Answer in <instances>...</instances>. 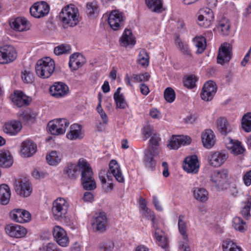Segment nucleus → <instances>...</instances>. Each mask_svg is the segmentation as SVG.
I'll return each instance as SVG.
<instances>
[{"instance_id": "f257e3e1", "label": "nucleus", "mask_w": 251, "mask_h": 251, "mask_svg": "<svg viewBox=\"0 0 251 251\" xmlns=\"http://www.w3.org/2000/svg\"><path fill=\"white\" fill-rule=\"evenodd\" d=\"M109 166L108 172L104 170L101 171L99 174V178L105 192L111 191L113 188V184L111 182H108V185H106V177L108 181L112 180V178H111V176L108 175V173L112 174L119 182L123 183L125 181L120 166L116 160H112L109 163Z\"/></svg>"}, {"instance_id": "f704fd0d", "label": "nucleus", "mask_w": 251, "mask_h": 251, "mask_svg": "<svg viewBox=\"0 0 251 251\" xmlns=\"http://www.w3.org/2000/svg\"><path fill=\"white\" fill-rule=\"evenodd\" d=\"M11 192L9 186L5 184L0 185V202L2 204H7L10 200Z\"/></svg>"}, {"instance_id": "c756f323", "label": "nucleus", "mask_w": 251, "mask_h": 251, "mask_svg": "<svg viewBox=\"0 0 251 251\" xmlns=\"http://www.w3.org/2000/svg\"><path fill=\"white\" fill-rule=\"evenodd\" d=\"M36 151V145L31 141H25L22 143L21 153L25 157H30Z\"/></svg>"}, {"instance_id": "9d476101", "label": "nucleus", "mask_w": 251, "mask_h": 251, "mask_svg": "<svg viewBox=\"0 0 251 251\" xmlns=\"http://www.w3.org/2000/svg\"><path fill=\"white\" fill-rule=\"evenodd\" d=\"M50 11V6L45 1L37 2L30 7V13L36 18H41L47 15Z\"/></svg>"}, {"instance_id": "9b49d317", "label": "nucleus", "mask_w": 251, "mask_h": 251, "mask_svg": "<svg viewBox=\"0 0 251 251\" xmlns=\"http://www.w3.org/2000/svg\"><path fill=\"white\" fill-rule=\"evenodd\" d=\"M52 234L57 243L63 247H67L69 243V239L66 231L62 227L55 226L52 229Z\"/></svg>"}, {"instance_id": "b1692460", "label": "nucleus", "mask_w": 251, "mask_h": 251, "mask_svg": "<svg viewBox=\"0 0 251 251\" xmlns=\"http://www.w3.org/2000/svg\"><path fill=\"white\" fill-rule=\"evenodd\" d=\"M228 171L226 170H216L211 176V181L216 186H221L227 179Z\"/></svg>"}, {"instance_id": "473e14b6", "label": "nucleus", "mask_w": 251, "mask_h": 251, "mask_svg": "<svg viewBox=\"0 0 251 251\" xmlns=\"http://www.w3.org/2000/svg\"><path fill=\"white\" fill-rule=\"evenodd\" d=\"M195 199L201 202H205L208 200V193L205 189L200 187H194L192 190Z\"/></svg>"}, {"instance_id": "09e8293b", "label": "nucleus", "mask_w": 251, "mask_h": 251, "mask_svg": "<svg viewBox=\"0 0 251 251\" xmlns=\"http://www.w3.org/2000/svg\"><path fill=\"white\" fill-rule=\"evenodd\" d=\"M149 56L147 52L144 50H142L139 52L138 63L144 67H146L149 65Z\"/></svg>"}, {"instance_id": "e433bc0d", "label": "nucleus", "mask_w": 251, "mask_h": 251, "mask_svg": "<svg viewBox=\"0 0 251 251\" xmlns=\"http://www.w3.org/2000/svg\"><path fill=\"white\" fill-rule=\"evenodd\" d=\"M13 163L12 157L9 151H2L0 153V166L8 168Z\"/></svg>"}, {"instance_id": "79ce46f5", "label": "nucleus", "mask_w": 251, "mask_h": 251, "mask_svg": "<svg viewBox=\"0 0 251 251\" xmlns=\"http://www.w3.org/2000/svg\"><path fill=\"white\" fill-rule=\"evenodd\" d=\"M232 226L240 232H244L247 229L246 223L240 217H235L232 220Z\"/></svg>"}, {"instance_id": "69168bd1", "label": "nucleus", "mask_w": 251, "mask_h": 251, "mask_svg": "<svg viewBox=\"0 0 251 251\" xmlns=\"http://www.w3.org/2000/svg\"><path fill=\"white\" fill-rule=\"evenodd\" d=\"M201 96L202 100L206 101L211 100L214 97L213 95H211V93L203 89V88L202 89Z\"/></svg>"}, {"instance_id": "aec40b11", "label": "nucleus", "mask_w": 251, "mask_h": 251, "mask_svg": "<svg viewBox=\"0 0 251 251\" xmlns=\"http://www.w3.org/2000/svg\"><path fill=\"white\" fill-rule=\"evenodd\" d=\"M79 169H81V181L85 179H94V174L92 168L89 164L84 158H80L78 160Z\"/></svg>"}, {"instance_id": "3c124183", "label": "nucleus", "mask_w": 251, "mask_h": 251, "mask_svg": "<svg viewBox=\"0 0 251 251\" xmlns=\"http://www.w3.org/2000/svg\"><path fill=\"white\" fill-rule=\"evenodd\" d=\"M176 43L178 46L179 49L186 57H192L191 50H190L187 44L182 42L179 38H177Z\"/></svg>"}, {"instance_id": "f03ea898", "label": "nucleus", "mask_w": 251, "mask_h": 251, "mask_svg": "<svg viewBox=\"0 0 251 251\" xmlns=\"http://www.w3.org/2000/svg\"><path fill=\"white\" fill-rule=\"evenodd\" d=\"M78 10L73 4L64 7L59 14L60 21L66 27H73L78 23Z\"/></svg>"}, {"instance_id": "bb28decb", "label": "nucleus", "mask_w": 251, "mask_h": 251, "mask_svg": "<svg viewBox=\"0 0 251 251\" xmlns=\"http://www.w3.org/2000/svg\"><path fill=\"white\" fill-rule=\"evenodd\" d=\"M85 61V58L82 54L75 53L70 56L69 65L71 69L75 71L81 67Z\"/></svg>"}, {"instance_id": "39448f33", "label": "nucleus", "mask_w": 251, "mask_h": 251, "mask_svg": "<svg viewBox=\"0 0 251 251\" xmlns=\"http://www.w3.org/2000/svg\"><path fill=\"white\" fill-rule=\"evenodd\" d=\"M69 123L66 119H58L50 121L48 125L49 131L52 135L62 134L66 131Z\"/></svg>"}, {"instance_id": "412c9836", "label": "nucleus", "mask_w": 251, "mask_h": 251, "mask_svg": "<svg viewBox=\"0 0 251 251\" xmlns=\"http://www.w3.org/2000/svg\"><path fill=\"white\" fill-rule=\"evenodd\" d=\"M22 127L20 122L16 120H12L6 122L3 126V130L6 134L10 136L17 135Z\"/></svg>"}, {"instance_id": "cd10ccee", "label": "nucleus", "mask_w": 251, "mask_h": 251, "mask_svg": "<svg viewBox=\"0 0 251 251\" xmlns=\"http://www.w3.org/2000/svg\"><path fill=\"white\" fill-rule=\"evenodd\" d=\"M79 170V165L78 161L77 163H69L64 170V173L71 179H75L78 176Z\"/></svg>"}, {"instance_id": "680f3d73", "label": "nucleus", "mask_w": 251, "mask_h": 251, "mask_svg": "<svg viewBox=\"0 0 251 251\" xmlns=\"http://www.w3.org/2000/svg\"><path fill=\"white\" fill-rule=\"evenodd\" d=\"M99 104L97 107V110L98 112L100 115V118L102 120L103 123L105 125L107 124L108 122V119L107 115L105 112L103 111L101 107V97L100 94L99 95Z\"/></svg>"}, {"instance_id": "4be33fe9", "label": "nucleus", "mask_w": 251, "mask_h": 251, "mask_svg": "<svg viewBox=\"0 0 251 251\" xmlns=\"http://www.w3.org/2000/svg\"><path fill=\"white\" fill-rule=\"evenodd\" d=\"M107 225V218L105 213L100 212L97 215L92 223V226L96 230L102 232L105 231Z\"/></svg>"}, {"instance_id": "8fccbe9b", "label": "nucleus", "mask_w": 251, "mask_h": 251, "mask_svg": "<svg viewBox=\"0 0 251 251\" xmlns=\"http://www.w3.org/2000/svg\"><path fill=\"white\" fill-rule=\"evenodd\" d=\"M36 117V114L31 110H25L20 114V118L24 121H33Z\"/></svg>"}, {"instance_id": "5701e85b", "label": "nucleus", "mask_w": 251, "mask_h": 251, "mask_svg": "<svg viewBox=\"0 0 251 251\" xmlns=\"http://www.w3.org/2000/svg\"><path fill=\"white\" fill-rule=\"evenodd\" d=\"M228 155L224 152H215L208 156L209 163L213 167H219L226 160Z\"/></svg>"}, {"instance_id": "2eb2a0df", "label": "nucleus", "mask_w": 251, "mask_h": 251, "mask_svg": "<svg viewBox=\"0 0 251 251\" xmlns=\"http://www.w3.org/2000/svg\"><path fill=\"white\" fill-rule=\"evenodd\" d=\"M159 153V149L154 147H151L145 151L144 163L147 168L152 169L155 167V161L153 157L158 155Z\"/></svg>"}, {"instance_id": "72a5a7b5", "label": "nucleus", "mask_w": 251, "mask_h": 251, "mask_svg": "<svg viewBox=\"0 0 251 251\" xmlns=\"http://www.w3.org/2000/svg\"><path fill=\"white\" fill-rule=\"evenodd\" d=\"M154 237L159 246L163 249L168 247L169 242L164 231L160 228H156L154 232Z\"/></svg>"}, {"instance_id": "393cba45", "label": "nucleus", "mask_w": 251, "mask_h": 251, "mask_svg": "<svg viewBox=\"0 0 251 251\" xmlns=\"http://www.w3.org/2000/svg\"><path fill=\"white\" fill-rule=\"evenodd\" d=\"M226 148L231 152L236 154H240L245 151V149L241 145V143L237 140H233L231 138H227L226 140Z\"/></svg>"}, {"instance_id": "13d9d810", "label": "nucleus", "mask_w": 251, "mask_h": 251, "mask_svg": "<svg viewBox=\"0 0 251 251\" xmlns=\"http://www.w3.org/2000/svg\"><path fill=\"white\" fill-rule=\"evenodd\" d=\"M164 97L168 102H173L176 98L175 91L171 87L167 88L164 92Z\"/></svg>"}, {"instance_id": "6e6552de", "label": "nucleus", "mask_w": 251, "mask_h": 251, "mask_svg": "<svg viewBox=\"0 0 251 251\" xmlns=\"http://www.w3.org/2000/svg\"><path fill=\"white\" fill-rule=\"evenodd\" d=\"M15 190L18 195L25 198L29 197L32 191L30 182L26 179L16 180Z\"/></svg>"}, {"instance_id": "bf43d9fd", "label": "nucleus", "mask_w": 251, "mask_h": 251, "mask_svg": "<svg viewBox=\"0 0 251 251\" xmlns=\"http://www.w3.org/2000/svg\"><path fill=\"white\" fill-rule=\"evenodd\" d=\"M83 188L86 190L91 191L97 187L96 182L95 179H85L81 181Z\"/></svg>"}, {"instance_id": "de8ad7c7", "label": "nucleus", "mask_w": 251, "mask_h": 251, "mask_svg": "<svg viewBox=\"0 0 251 251\" xmlns=\"http://www.w3.org/2000/svg\"><path fill=\"white\" fill-rule=\"evenodd\" d=\"M86 12L90 17H94L99 12L98 5L96 1L89 2L86 4Z\"/></svg>"}, {"instance_id": "1a4fd4ad", "label": "nucleus", "mask_w": 251, "mask_h": 251, "mask_svg": "<svg viewBox=\"0 0 251 251\" xmlns=\"http://www.w3.org/2000/svg\"><path fill=\"white\" fill-rule=\"evenodd\" d=\"M232 56V46L227 43L222 44L219 49L217 63L223 65L228 62Z\"/></svg>"}, {"instance_id": "864d4df0", "label": "nucleus", "mask_w": 251, "mask_h": 251, "mask_svg": "<svg viewBox=\"0 0 251 251\" xmlns=\"http://www.w3.org/2000/svg\"><path fill=\"white\" fill-rule=\"evenodd\" d=\"M71 50V46L68 44H61L54 49V53L57 55L63 54H67L70 52Z\"/></svg>"}, {"instance_id": "ddd939ff", "label": "nucleus", "mask_w": 251, "mask_h": 251, "mask_svg": "<svg viewBox=\"0 0 251 251\" xmlns=\"http://www.w3.org/2000/svg\"><path fill=\"white\" fill-rule=\"evenodd\" d=\"M10 218L14 221L19 223H27L31 220L30 213L23 209H14L9 213Z\"/></svg>"}, {"instance_id": "6e6d98bb", "label": "nucleus", "mask_w": 251, "mask_h": 251, "mask_svg": "<svg viewBox=\"0 0 251 251\" xmlns=\"http://www.w3.org/2000/svg\"><path fill=\"white\" fill-rule=\"evenodd\" d=\"M150 78V75L148 73L141 74H133L131 76V80L135 82H144L148 81Z\"/></svg>"}, {"instance_id": "c9c22d12", "label": "nucleus", "mask_w": 251, "mask_h": 251, "mask_svg": "<svg viewBox=\"0 0 251 251\" xmlns=\"http://www.w3.org/2000/svg\"><path fill=\"white\" fill-rule=\"evenodd\" d=\"M217 128L220 133L223 135H226L232 130L231 126L228 123L226 119L220 118L217 121Z\"/></svg>"}, {"instance_id": "6ab92c4d", "label": "nucleus", "mask_w": 251, "mask_h": 251, "mask_svg": "<svg viewBox=\"0 0 251 251\" xmlns=\"http://www.w3.org/2000/svg\"><path fill=\"white\" fill-rule=\"evenodd\" d=\"M191 139L188 136H173L168 145L170 149L177 150L181 145L190 144Z\"/></svg>"}, {"instance_id": "603ef678", "label": "nucleus", "mask_w": 251, "mask_h": 251, "mask_svg": "<svg viewBox=\"0 0 251 251\" xmlns=\"http://www.w3.org/2000/svg\"><path fill=\"white\" fill-rule=\"evenodd\" d=\"M21 78L25 83L31 84L34 81V75L29 70H25L21 72Z\"/></svg>"}, {"instance_id": "a18cd8bd", "label": "nucleus", "mask_w": 251, "mask_h": 251, "mask_svg": "<svg viewBox=\"0 0 251 251\" xmlns=\"http://www.w3.org/2000/svg\"><path fill=\"white\" fill-rule=\"evenodd\" d=\"M147 6L152 12H160L162 8V0H145Z\"/></svg>"}, {"instance_id": "4d7b16f0", "label": "nucleus", "mask_w": 251, "mask_h": 251, "mask_svg": "<svg viewBox=\"0 0 251 251\" xmlns=\"http://www.w3.org/2000/svg\"><path fill=\"white\" fill-rule=\"evenodd\" d=\"M224 251H242L241 249L230 240L225 241L223 245Z\"/></svg>"}, {"instance_id": "58836bf2", "label": "nucleus", "mask_w": 251, "mask_h": 251, "mask_svg": "<svg viewBox=\"0 0 251 251\" xmlns=\"http://www.w3.org/2000/svg\"><path fill=\"white\" fill-rule=\"evenodd\" d=\"M178 228L179 233L182 236V239L185 241L187 240V226L184 220V216L183 215H180L178 217Z\"/></svg>"}, {"instance_id": "37998d69", "label": "nucleus", "mask_w": 251, "mask_h": 251, "mask_svg": "<svg viewBox=\"0 0 251 251\" xmlns=\"http://www.w3.org/2000/svg\"><path fill=\"white\" fill-rule=\"evenodd\" d=\"M46 159L50 165H56L62 159V155L56 151H52L46 156Z\"/></svg>"}, {"instance_id": "e2e57ef3", "label": "nucleus", "mask_w": 251, "mask_h": 251, "mask_svg": "<svg viewBox=\"0 0 251 251\" xmlns=\"http://www.w3.org/2000/svg\"><path fill=\"white\" fill-rule=\"evenodd\" d=\"M202 88L211 93V95L214 96L217 92V86L213 81H208L203 85Z\"/></svg>"}, {"instance_id": "338daca9", "label": "nucleus", "mask_w": 251, "mask_h": 251, "mask_svg": "<svg viewBox=\"0 0 251 251\" xmlns=\"http://www.w3.org/2000/svg\"><path fill=\"white\" fill-rule=\"evenodd\" d=\"M188 241L183 239L179 242L178 249L181 251H191L190 247L188 244Z\"/></svg>"}, {"instance_id": "ea45409f", "label": "nucleus", "mask_w": 251, "mask_h": 251, "mask_svg": "<svg viewBox=\"0 0 251 251\" xmlns=\"http://www.w3.org/2000/svg\"><path fill=\"white\" fill-rule=\"evenodd\" d=\"M243 204L244 206L241 210V214L245 219L248 220L251 217V196H247L246 200L243 202Z\"/></svg>"}, {"instance_id": "49530a36", "label": "nucleus", "mask_w": 251, "mask_h": 251, "mask_svg": "<svg viewBox=\"0 0 251 251\" xmlns=\"http://www.w3.org/2000/svg\"><path fill=\"white\" fill-rule=\"evenodd\" d=\"M242 126L247 132L251 131V113L245 114L242 119Z\"/></svg>"}, {"instance_id": "0e129e2a", "label": "nucleus", "mask_w": 251, "mask_h": 251, "mask_svg": "<svg viewBox=\"0 0 251 251\" xmlns=\"http://www.w3.org/2000/svg\"><path fill=\"white\" fill-rule=\"evenodd\" d=\"M196 82L195 76L190 75L184 81V84L187 88L192 89L195 86Z\"/></svg>"}, {"instance_id": "7c9ffc66", "label": "nucleus", "mask_w": 251, "mask_h": 251, "mask_svg": "<svg viewBox=\"0 0 251 251\" xmlns=\"http://www.w3.org/2000/svg\"><path fill=\"white\" fill-rule=\"evenodd\" d=\"M81 130V126L78 124H74L71 126L70 131L67 133V137L71 140L81 139L83 137Z\"/></svg>"}, {"instance_id": "4468645a", "label": "nucleus", "mask_w": 251, "mask_h": 251, "mask_svg": "<svg viewBox=\"0 0 251 251\" xmlns=\"http://www.w3.org/2000/svg\"><path fill=\"white\" fill-rule=\"evenodd\" d=\"M123 14L118 10H112L109 15L108 22L110 27L114 30H118L124 25Z\"/></svg>"}, {"instance_id": "7ed1b4c3", "label": "nucleus", "mask_w": 251, "mask_h": 251, "mask_svg": "<svg viewBox=\"0 0 251 251\" xmlns=\"http://www.w3.org/2000/svg\"><path fill=\"white\" fill-rule=\"evenodd\" d=\"M35 70L38 76L42 78H48L54 71V61L49 57L40 59L36 63Z\"/></svg>"}, {"instance_id": "f8f14e48", "label": "nucleus", "mask_w": 251, "mask_h": 251, "mask_svg": "<svg viewBox=\"0 0 251 251\" xmlns=\"http://www.w3.org/2000/svg\"><path fill=\"white\" fill-rule=\"evenodd\" d=\"M4 229L6 233L13 238H23L27 233L25 228L17 224H8L5 226Z\"/></svg>"}, {"instance_id": "423d86ee", "label": "nucleus", "mask_w": 251, "mask_h": 251, "mask_svg": "<svg viewBox=\"0 0 251 251\" xmlns=\"http://www.w3.org/2000/svg\"><path fill=\"white\" fill-rule=\"evenodd\" d=\"M214 19V14L212 10L205 7L201 9L198 13V25L201 27L207 28L209 27Z\"/></svg>"}, {"instance_id": "052dcab7", "label": "nucleus", "mask_w": 251, "mask_h": 251, "mask_svg": "<svg viewBox=\"0 0 251 251\" xmlns=\"http://www.w3.org/2000/svg\"><path fill=\"white\" fill-rule=\"evenodd\" d=\"M114 248V243L111 240H107L101 242L99 246L100 251H112Z\"/></svg>"}, {"instance_id": "2f4dec72", "label": "nucleus", "mask_w": 251, "mask_h": 251, "mask_svg": "<svg viewBox=\"0 0 251 251\" xmlns=\"http://www.w3.org/2000/svg\"><path fill=\"white\" fill-rule=\"evenodd\" d=\"M120 42L121 45L125 47L129 45H134L135 44V40L131 31L127 29H125L120 38Z\"/></svg>"}, {"instance_id": "c85d7f7f", "label": "nucleus", "mask_w": 251, "mask_h": 251, "mask_svg": "<svg viewBox=\"0 0 251 251\" xmlns=\"http://www.w3.org/2000/svg\"><path fill=\"white\" fill-rule=\"evenodd\" d=\"M27 20L24 18L18 17L11 20L10 22L11 28L19 31L27 30L28 27L27 26Z\"/></svg>"}, {"instance_id": "0eeeda50", "label": "nucleus", "mask_w": 251, "mask_h": 251, "mask_svg": "<svg viewBox=\"0 0 251 251\" xmlns=\"http://www.w3.org/2000/svg\"><path fill=\"white\" fill-rule=\"evenodd\" d=\"M17 58L15 49L10 45H4L0 48V64L10 63Z\"/></svg>"}, {"instance_id": "4c0bfd02", "label": "nucleus", "mask_w": 251, "mask_h": 251, "mask_svg": "<svg viewBox=\"0 0 251 251\" xmlns=\"http://www.w3.org/2000/svg\"><path fill=\"white\" fill-rule=\"evenodd\" d=\"M121 88L119 87L114 94V99L116 104V108L125 109L127 106L126 102L123 94L120 93Z\"/></svg>"}, {"instance_id": "20e7f679", "label": "nucleus", "mask_w": 251, "mask_h": 251, "mask_svg": "<svg viewBox=\"0 0 251 251\" xmlns=\"http://www.w3.org/2000/svg\"><path fill=\"white\" fill-rule=\"evenodd\" d=\"M68 208V204L63 198H58L52 203V213L56 220H60L65 217Z\"/></svg>"}, {"instance_id": "a211bd4d", "label": "nucleus", "mask_w": 251, "mask_h": 251, "mask_svg": "<svg viewBox=\"0 0 251 251\" xmlns=\"http://www.w3.org/2000/svg\"><path fill=\"white\" fill-rule=\"evenodd\" d=\"M50 91L52 96L56 98H60L68 93L69 87L62 82H55L50 87Z\"/></svg>"}, {"instance_id": "774afa93", "label": "nucleus", "mask_w": 251, "mask_h": 251, "mask_svg": "<svg viewBox=\"0 0 251 251\" xmlns=\"http://www.w3.org/2000/svg\"><path fill=\"white\" fill-rule=\"evenodd\" d=\"M243 179L246 186H249L251 185V170L244 175Z\"/></svg>"}, {"instance_id": "a878e982", "label": "nucleus", "mask_w": 251, "mask_h": 251, "mask_svg": "<svg viewBox=\"0 0 251 251\" xmlns=\"http://www.w3.org/2000/svg\"><path fill=\"white\" fill-rule=\"evenodd\" d=\"M201 140L204 147L207 149L211 148L216 142L214 132L210 129H205L201 134Z\"/></svg>"}, {"instance_id": "5fc2aeb1", "label": "nucleus", "mask_w": 251, "mask_h": 251, "mask_svg": "<svg viewBox=\"0 0 251 251\" xmlns=\"http://www.w3.org/2000/svg\"><path fill=\"white\" fill-rule=\"evenodd\" d=\"M140 205L141 208L144 211V214L147 217L148 219L152 221V223H154L155 219V216L152 211L149 210L147 207L146 200L144 199H141L140 200Z\"/></svg>"}, {"instance_id": "f3484780", "label": "nucleus", "mask_w": 251, "mask_h": 251, "mask_svg": "<svg viewBox=\"0 0 251 251\" xmlns=\"http://www.w3.org/2000/svg\"><path fill=\"white\" fill-rule=\"evenodd\" d=\"M10 97L13 103L19 107L29 105L32 100L30 97L21 91H15Z\"/></svg>"}, {"instance_id": "a19ab883", "label": "nucleus", "mask_w": 251, "mask_h": 251, "mask_svg": "<svg viewBox=\"0 0 251 251\" xmlns=\"http://www.w3.org/2000/svg\"><path fill=\"white\" fill-rule=\"evenodd\" d=\"M217 28L223 35H228L230 32V28L229 21L226 18L222 19L219 21Z\"/></svg>"}, {"instance_id": "dca6fc26", "label": "nucleus", "mask_w": 251, "mask_h": 251, "mask_svg": "<svg viewBox=\"0 0 251 251\" xmlns=\"http://www.w3.org/2000/svg\"><path fill=\"white\" fill-rule=\"evenodd\" d=\"M199 167L200 165L196 155H193L185 158L183 168L186 172L188 173L196 174L199 171Z\"/></svg>"}, {"instance_id": "c03bdc74", "label": "nucleus", "mask_w": 251, "mask_h": 251, "mask_svg": "<svg viewBox=\"0 0 251 251\" xmlns=\"http://www.w3.org/2000/svg\"><path fill=\"white\" fill-rule=\"evenodd\" d=\"M195 46L197 48L196 53L198 54L201 53L205 49L206 39L203 36L195 37L193 40Z\"/></svg>"}]
</instances>
